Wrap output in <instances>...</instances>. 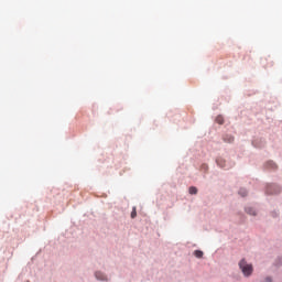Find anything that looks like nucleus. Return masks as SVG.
Instances as JSON below:
<instances>
[{
    "label": "nucleus",
    "instance_id": "obj_1",
    "mask_svg": "<svg viewBox=\"0 0 282 282\" xmlns=\"http://www.w3.org/2000/svg\"><path fill=\"white\" fill-rule=\"evenodd\" d=\"M239 268L245 276H250L254 271L252 264L248 263L246 259L240 260Z\"/></svg>",
    "mask_w": 282,
    "mask_h": 282
},
{
    "label": "nucleus",
    "instance_id": "obj_2",
    "mask_svg": "<svg viewBox=\"0 0 282 282\" xmlns=\"http://www.w3.org/2000/svg\"><path fill=\"white\" fill-rule=\"evenodd\" d=\"M95 276H96V279H98V281H106L107 280V276H105L102 274V272H96Z\"/></svg>",
    "mask_w": 282,
    "mask_h": 282
},
{
    "label": "nucleus",
    "instance_id": "obj_3",
    "mask_svg": "<svg viewBox=\"0 0 282 282\" xmlns=\"http://www.w3.org/2000/svg\"><path fill=\"white\" fill-rule=\"evenodd\" d=\"M224 142H227L228 144H231V142H235V137L226 135V137H224Z\"/></svg>",
    "mask_w": 282,
    "mask_h": 282
},
{
    "label": "nucleus",
    "instance_id": "obj_4",
    "mask_svg": "<svg viewBox=\"0 0 282 282\" xmlns=\"http://www.w3.org/2000/svg\"><path fill=\"white\" fill-rule=\"evenodd\" d=\"M218 166H220L221 169H224V166H226V161H224V159H217L216 160Z\"/></svg>",
    "mask_w": 282,
    "mask_h": 282
},
{
    "label": "nucleus",
    "instance_id": "obj_5",
    "mask_svg": "<svg viewBox=\"0 0 282 282\" xmlns=\"http://www.w3.org/2000/svg\"><path fill=\"white\" fill-rule=\"evenodd\" d=\"M246 213H248V215H257V212L252 207H247Z\"/></svg>",
    "mask_w": 282,
    "mask_h": 282
},
{
    "label": "nucleus",
    "instance_id": "obj_6",
    "mask_svg": "<svg viewBox=\"0 0 282 282\" xmlns=\"http://www.w3.org/2000/svg\"><path fill=\"white\" fill-rule=\"evenodd\" d=\"M194 254L197 259H202L204 257V251L196 250Z\"/></svg>",
    "mask_w": 282,
    "mask_h": 282
},
{
    "label": "nucleus",
    "instance_id": "obj_7",
    "mask_svg": "<svg viewBox=\"0 0 282 282\" xmlns=\"http://www.w3.org/2000/svg\"><path fill=\"white\" fill-rule=\"evenodd\" d=\"M189 195H197V187L195 186L189 187Z\"/></svg>",
    "mask_w": 282,
    "mask_h": 282
},
{
    "label": "nucleus",
    "instance_id": "obj_8",
    "mask_svg": "<svg viewBox=\"0 0 282 282\" xmlns=\"http://www.w3.org/2000/svg\"><path fill=\"white\" fill-rule=\"evenodd\" d=\"M216 122H217L218 124H224V117L218 116V117L216 118Z\"/></svg>",
    "mask_w": 282,
    "mask_h": 282
},
{
    "label": "nucleus",
    "instance_id": "obj_9",
    "mask_svg": "<svg viewBox=\"0 0 282 282\" xmlns=\"http://www.w3.org/2000/svg\"><path fill=\"white\" fill-rule=\"evenodd\" d=\"M135 217H138V212L135 210V207H133V209L131 212V218L135 219Z\"/></svg>",
    "mask_w": 282,
    "mask_h": 282
},
{
    "label": "nucleus",
    "instance_id": "obj_10",
    "mask_svg": "<svg viewBox=\"0 0 282 282\" xmlns=\"http://www.w3.org/2000/svg\"><path fill=\"white\" fill-rule=\"evenodd\" d=\"M239 195H241V197H246V195H248V192L245 188H241L239 191Z\"/></svg>",
    "mask_w": 282,
    "mask_h": 282
},
{
    "label": "nucleus",
    "instance_id": "obj_11",
    "mask_svg": "<svg viewBox=\"0 0 282 282\" xmlns=\"http://www.w3.org/2000/svg\"><path fill=\"white\" fill-rule=\"evenodd\" d=\"M267 164L270 166V169H276V164H274L272 161L268 162Z\"/></svg>",
    "mask_w": 282,
    "mask_h": 282
},
{
    "label": "nucleus",
    "instance_id": "obj_12",
    "mask_svg": "<svg viewBox=\"0 0 282 282\" xmlns=\"http://www.w3.org/2000/svg\"><path fill=\"white\" fill-rule=\"evenodd\" d=\"M264 282H272V278H270V276L265 278Z\"/></svg>",
    "mask_w": 282,
    "mask_h": 282
}]
</instances>
